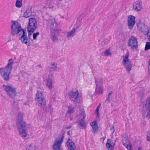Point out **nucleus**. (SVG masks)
<instances>
[{
    "label": "nucleus",
    "mask_w": 150,
    "mask_h": 150,
    "mask_svg": "<svg viewBox=\"0 0 150 150\" xmlns=\"http://www.w3.org/2000/svg\"><path fill=\"white\" fill-rule=\"evenodd\" d=\"M13 62L12 59H10L6 66L4 68H0V74L2 78L5 81H8L10 78V74L12 69Z\"/></svg>",
    "instance_id": "nucleus-1"
},
{
    "label": "nucleus",
    "mask_w": 150,
    "mask_h": 150,
    "mask_svg": "<svg viewBox=\"0 0 150 150\" xmlns=\"http://www.w3.org/2000/svg\"><path fill=\"white\" fill-rule=\"evenodd\" d=\"M48 25L50 29L51 38L53 42H57L58 39L56 35L58 34V30L57 28V24L55 23V19L52 18L48 20Z\"/></svg>",
    "instance_id": "nucleus-2"
},
{
    "label": "nucleus",
    "mask_w": 150,
    "mask_h": 150,
    "mask_svg": "<svg viewBox=\"0 0 150 150\" xmlns=\"http://www.w3.org/2000/svg\"><path fill=\"white\" fill-rule=\"evenodd\" d=\"M65 132L62 131L59 135L54 141L52 146L53 150H61V144L62 143Z\"/></svg>",
    "instance_id": "nucleus-3"
},
{
    "label": "nucleus",
    "mask_w": 150,
    "mask_h": 150,
    "mask_svg": "<svg viewBox=\"0 0 150 150\" xmlns=\"http://www.w3.org/2000/svg\"><path fill=\"white\" fill-rule=\"evenodd\" d=\"M18 34V39L23 44L28 46L31 45V42L30 40H28L27 33L25 29H23Z\"/></svg>",
    "instance_id": "nucleus-4"
},
{
    "label": "nucleus",
    "mask_w": 150,
    "mask_h": 150,
    "mask_svg": "<svg viewBox=\"0 0 150 150\" xmlns=\"http://www.w3.org/2000/svg\"><path fill=\"white\" fill-rule=\"evenodd\" d=\"M3 88L8 96L11 98H14L16 95L17 93L16 88L12 86L9 85H4Z\"/></svg>",
    "instance_id": "nucleus-5"
},
{
    "label": "nucleus",
    "mask_w": 150,
    "mask_h": 150,
    "mask_svg": "<svg viewBox=\"0 0 150 150\" xmlns=\"http://www.w3.org/2000/svg\"><path fill=\"white\" fill-rule=\"evenodd\" d=\"M12 24L11 26V34L13 35H15L18 34L23 29L21 25H19L18 22L16 21H12Z\"/></svg>",
    "instance_id": "nucleus-6"
},
{
    "label": "nucleus",
    "mask_w": 150,
    "mask_h": 150,
    "mask_svg": "<svg viewBox=\"0 0 150 150\" xmlns=\"http://www.w3.org/2000/svg\"><path fill=\"white\" fill-rule=\"evenodd\" d=\"M143 115L150 118V97L148 98L145 105L143 107Z\"/></svg>",
    "instance_id": "nucleus-7"
},
{
    "label": "nucleus",
    "mask_w": 150,
    "mask_h": 150,
    "mask_svg": "<svg viewBox=\"0 0 150 150\" xmlns=\"http://www.w3.org/2000/svg\"><path fill=\"white\" fill-rule=\"evenodd\" d=\"M69 98L74 103H78L79 100V93L78 90L71 91L68 93Z\"/></svg>",
    "instance_id": "nucleus-8"
},
{
    "label": "nucleus",
    "mask_w": 150,
    "mask_h": 150,
    "mask_svg": "<svg viewBox=\"0 0 150 150\" xmlns=\"http://www.w3.org/2000/svg\"><path fill=\"white\" fill-rule=\"evenodd\" d=\"M37 28V21L35 18H30L29 19L28 25L27 29H31L35 31Z\"/></svg>",
    "instance_id": "nucleus-9"
},
{
    "label": "nucleus",
    "mask_w": 150,
    "mask_h": 150,
    "mask_svg": "<svg viewBox=\"0 0 150 150\" xmlns=\"http://www.w3.org/2000/svg\"><path fill=\"white\" fill-rule=\"evenodd\" d=\"M137 26L139 30L146 35H149L150 33L149 27L147 25H145L143 23H139L137 24Z\"/></svg>",
    "instance_id": "nucleus-10"
},
{
    "label": "nucleus",
    "mask_w": 150,
    "mask_h": 150,
    "mask_svg": "<svg viewBox=\"0 0 150 150\" xmlns=\"http://www.w3.org/2000/svg\"><path fill=\"white\" fill-rule=\"evenodd\" d=\"M128 55L125 56L122 63L126 70L128 72H129L131 69L132 64L131 62L128 59Z\"/></svg>",
    "instance_id": "nucleus-11"
},
{
    "label": "nucleus",
    "mask_w": 150,
    "mask_h": 150,
    "mask_svg": "<svg viewBox=\"0 0 150 150\" xmlns=\"http://www.w3.org/2000/svg\"><path fill=\"white\" fill-rule=\"evenodd\" d=\"M128 46L132 49H136L137 47V41L136 38L132 36L128 41Z\"/></svg>",
    "instance_id": "nucleus-12"
},
{
    "label": "nucleus",
    "mask_w": 150,
    "mask_h": 150,
    "mask_svg": "<svg viewBox=\"0 0 150 150\" xmlns=\"http://www.w3.org/2000/svg\"><path fill=\"white\" fill-rule=\"evenodd\" d=\"M85 113L82 112L80 113L79 117L81 119L80 120L78 121V123L80 125V126L82 127V128H85L86 127V124L84 120L85 118Z\"/></svg>",
    "instance_id": "nucleus-13"
},
{
    "label": "nucleus",
    "mask_w": 150,
    "mask_h": 150,
    "mask_svg": "<svg viewBox=\"0 0 150 150\" xmlns=\"http://www.w3.org/2000/svg\"><path fill=\"white\" fill-rule=\"evenodd\" d=\"M133 8L135 11H141L142 9V2L141 1H137L133 4Z\"/></svg>",
    "instance_id": "nucleus-14"
},
{
    "label": "nucleus",
    "mask_w": 150,
    "mask_h": 150,
    "mask_svg": "<svg viewBox=\"0 0 150 150\" xmlns=\"http://www.w3.org/2000/svg\"><path fill=\"white\" fill-rule=\"evenodd\" d=\"M135 17L132 15L129 16L128 18L127 24L130 29H132L135 23Z\"/></svg>",
    "instance_id": "nucleus-15"
},
{
    "label": "nucleus",
    "mask_w": 150,
    "mask_h": 150,
    "mask_svg": "<svg viewBox=\"0 0 150 150\" xmlns=\"http://www.w3.org/2000/svg\"><path fill=\"white\" fill-rule=\"evenodd\" d=\"M16 124L18 130L26 128V123L24 120L16 121Z\"/></svg>",
    "instance_id": "nucleus-16"
},
{
    "label": "nucleus",
    "mask_w": 150,
    "mask_h": 150,
    "mask_svg": "<svg viewBox=\"0 0 150 150\" xmlns=\"http://www.w3.org/2000/svg\"><path fill=\"white\" fill-rule=\"evenodd\" d=\"M67 144L69 150H75L76 146L72 140L69 139L67 142Z\"/></svg>",
    "instance_id": "nucleus-17"
},
{
    "label": "nucleus",
    "mask_w": 150,
    "mask_h": 150,
    "mask_svg": "<svg viewBox=\"0 0 150 150\" xmlns=\"http://www.w3.org/2000/svg\"><path fill=\"white\" fill-rule=\"evenodd\" d=\"M77 29L75 28H74L73 29L66 33V36L68 38H72L75 35L76 33V30Z\"/></svg>",
    "instance_id": "nucleus-18"
},
{
    "label": "nucleus",
    "mask_w": 150,
    "mask_h": 150,
    "mask_svg": "<svg viewBox=\"0 0 150 150\" xmlns=\"http://www.w3.org/2000/svg\"><path fill=\"white\" fill-rule=\"evenodd\" d=\"M123 144L126 147L131 144H130L128 137L126 135L123 134L122 138Z\"/></svg>",
    "instance_id": "nucleus-19"
},
{
    "label": "nucleus",
    "mask_w": 150,
    "mask_h": 150,
    "mask_svg": "<svg viewBox=\"0 0 150 150\" xmlns=\"http://www.w3.org/2000/svg\"><path fill=\"white\" fill-rule=\"evenodd\" d=\"M37 104L40 108L44 109L46 105V101L45 98L37 100Z\"/></svg>",
    "instance_id": "nucleus-20"
},
{
    "label": "nucleus",
    "mask_w": 150,
    "mask_h": 150,
    "mask_svg": "<svg viewBox=\"0 0 150 150\" xmlns=\"http://www.w3.org/2000/svg\"><path fill=\"white\" fill-rule=\"evenodd\" d=\"M20 136L22 137H26L28 135V132L27 128L18 130Z\"/></svg>",
    "instance_id": "nucleus-21"
},
{
    "label": "nucleus",
    "mask_w": 150,
    "mask_h": 150,
    "mask_svg": "<svg viewBox=\"0 0 150 150\" xmlns=\"http://www.w3.org/2000/svg\"><path fill=\"white\" fill-rule=\"evenodd\" d=\"M112 141L110 139H108L106 144L107 149L108 150H113L114 145H113Z\"/></svg>",
    "instance_id": "nucleus-22"
},
{
    "label": "nucleus",
    "mask_w": 150,
    "mask_h": 150,
    "mask_svg": "<svg viewBox=\"0 0 150 150\" xmlns=\"http://www.w3.org/2000/svg\"><path fill=\"white\" fill-rule=\"evenodd\" d=\"M32 11L31 8H28L24 12L23 17L25 18H28L32 15Z\"/></svg>",
    "instance_id": "nucleus-23"
},
{
    "label": "nucleus",
    "mask_w": 150,
    "mask_h": 150,
    "mask_svg": "<svg viewBox=\"0 0 150 150\" xmlns=\"http://www.w3.org/2000/svg\"><path fill=\"white\" fill-rule=\"evenodd\" d=\"M47 87L51 89L52 87V79L48 78L47 80Z\"/></svg>",
    "instance_id": "nucleus-24"
},
{
    "label": "nucleus",
    "mask_w": 150,
    "mask_h": 150,
    "mask_svg": "<svg viewBox=\"0 0 150 150\" xmlns=\"http://www.w3.org/2000/svg\"><path fill=\"white\" fill-rule=\"evenodd\" d=\"M103 88L102 86H97L96 88L95 93L97 94H102L103 92Z\"/></svg>",
    "instance_id": "nucleus-25"
},
{
    "label": "nucleus",
    "mask_w": 150,
    "mask_h": 150,
    "mask_svg": "<svg viewBox=\"0 0 150 150\" xmlns=\"http://www.w3.org/2000/svg\"><path fill=\"white\" fill-rule=\"evenodd\" d=\"M23 113L22 112H18L16 116V121H23Z\"/></svg>",
    "instance_id": "nucleus-26"
},
{
    "label": "nucleus",
    "mask_w": 150,
    "mask_h": 150,
    "mask_svg": "<svg viewBox=\"0 0 150 150\" xmlns=\"http://www.w3.org/2000/svg\"><path fill=\"white\" fill-rule=\"evenodd\" d=\"M90 125L92 127L93 132L96 133V129L98 128L96 121H94L93 122H91Z\"/></svg>",
    "instance_id": "nucleus-27"
},
{
    "label": "nucleus",
    "mask_w": 150,
    "mask_h": 150,
    "mask_svg": "<svg viewBox=\"0 0 150 150\" xmlns=\"http://www.w3.org/2000/svg\"><path fill=\"white\" fill-rule=\"evenodd\" d=\"M44 98H45L42 95V93L40 91H38L36 95V100Z\"/></svg>",
    "instance_id": "nucleus-28"
},
{
    "label": "nucleus",
    "mask_w": 150,
    "mask_h": 150,
    "mask_svg": "<svg viewBox=\"0 0 150 150\" xmlns=\"http://www.w3.org/2000/svg\"><path fill=\"white\" fill-rule=\"evenodd\" d=\"M49 67L50 69L53 70H56L57 68V64L53 62H51L50 64Z\"/></svg>",
    "instance_id": "nucleus-29"
},
{
    "label": "nucleus",
    "mask_w": 150,
    "mask_h": 150,
    "mask_svg": "<svg viewBox=\"0 0 150 150\" xmlns=\"http://www.w3.org/2000/svg\"><path fill=\"white\" fill-rule=\"evenodd\" d=\"M36 147L33 144L28 145L26 148V150H36Z\"/></svg>",
    "instance_id": "nucleus-30"
},
{
    "label": "nucleus",
    "mask_w": 150,
    "mask_h": 150,
    "mask_svg": "<svg viewBox=\"0 0 150 150\" xmlns=\"http://www.w3.org/2000/svg\"><path fill=\"white\" fill-rule=\"evenodd\" d=\"M22 1L23 0H16V6L18 8H21L22 5Z\"/></svg>",
    "instance_id": "nucleus-31"
},
{
    "label": "nucleus",
    "mask_w": 150,
    "mask_h": 150,
    "mask_svg": "<svg viewBox=\"0 0 150 150\" xmlns=\"http://www.w3.org/2000/svg\"><path fill=\"white\" fill-rule=\"evenodd\" d=\"M74 108L71 105L68 106L67 112L69 114H70L73 113L74 112Z\"/></svg>",
    "instance_id": "nucleus-32"
},
{
    "label": "nucleus",
    "mask_w": 150,
    "mask_h": 150,
    "mask_svg": "<svg viewBox=\"0 0 150 150\" xmlns=\"http://www.w3.org/2000/svg\"><path fill=\"white\" fill-rule=\"evenodd\" d=\"M95 82L96 86H102V82L100 79L98 78L96 79Z\"/></svg>",
    "instance_id": "nucleus-33"
},
{
    "label": "nucleus",
    "mask_w": 150,
    "mask_h": 150,
    "mask_svg": "<svg viewBox=\"0 0 150 150\" xmlns=\"http://www.w3.org/2000/svg\"><path fill=\"white\" fill-rule=\"evenodd\" d=\"M112 94V92L110 91L108 95V97L105 101V102L107 103H108L110 102V98L111 97V95Z\"/></svg>",
    "instance_id": "nucleus-34"
},
{
    "label": "nucleus",
    "mask_w": 150,
    "mask_h": 150,
    "mask_svg": "<svg viewBox=\"0 0 150 150\" xmlns=\"http://www.w3.org/2000/svg\"><path fill=\"white\" fill-rule=\"evenodd\" d=\"M104 55L107 57L111 56V52H110V50L109 49L106 50L104 51Z\"/></svg>",
    "instance_id": "nucleus-35"
},
{
    "label": "nucleus",
    "mask_w": 150,
    "mask_h": 150,
    "mask_svg": "<svg viewBox=\"0 0 150 150\" xmlns=\"http://www.w3.org/2000/svg\"><path fill=\"white\" fill-rule=\"evenodd\" d=\"M27 30L28 33V40H29L31 39L30 36L35 31L31 30V29H27Z\"/></svg>",
    "instance_id": "nucleus-36"
},
{
    "label": "nucleus",
    "mask_w": 150,
    "mask_h": 150,
    "mask_svg": "<svg viewBox=\"0 0 150 150\" xmlns=\"http://www.w3.org/2000/svg\"><path fill=\"white\" fill-rule=\"evenodd\" d=\"M150 49V42H148L146 43L145 50H147Z\"/></svg>",
    "instance_id": "nucleus-37"
},
{
    "label": "nucleus",
    "mask_w": 150,
    "mask_h": 150,
    "mask_svg": "<svg viewBox=\"0 0 150 150\" xmlns=\"http://www.w3.org/2000/svg\"><path fill=\"white\" fill-rule=\"evenodd\" d=\"M100 106H101V104H100L98 106V107H97L96 109V113L97 114V117H99V108L100 107Z\"/></svg>",
    "instance_id": "nucleus-38"
},
{
    "label": "nucleus",
    "mask_w": 150,
    "mask_h": 150,
    "mask_svg": "<svg viewBox=\"0 0 150 150\" xmlns=\"http://www.w3.org/2000/svg\"><path fill=\"white\" fill-rule=\"evenodd\" d=\"M39 33L37 32L36 33H34L33 34V38L34 40H35L37 36L39 35Z\"/></svg>",
    "instance_id": "nucleus-39"
},
{
    "label": "nucleus",
    "mask_w": 150,
    "mask_h": 150,
    "mask_svg": "<svg viewBox=\"0 0 150 150\" xmlns=\"http://www.w3.org/2000/svg\"><path fill=\"white\" fill-rule=\"evenodd\" d=\"M147 139L148 141H150V131L147 132Z\"/></svg>",
    "instance_id": "nucleus-40"
},
{
    "label": "nucleus",
    "mask_w": 150,
    "mask_h": 150,
    "mask_svg": "<svg viewBox=\"0 0 150 150\" xmlns=\"http://www.w3.org/2000/svg\"><path fill=\"white\" fill-rule=\"evenodd\" d=\"M110 131L113 134L115 131L114 127V126H112L110 128Z\"/></svg>",
    "instance_id": "nucleus-41"
},
{
    "label": "nucleus",
    "mask_w": 150,
    "mask_h": 150,
    "mask_svg": "<svg viewBox=\"0 0 150 150\" xmlns=\"http://www.w3.org/2000/svg\"><path fill=\"white\" fill-rule=\"evenodd\" d=\"M128 150H133L132 149V146L131 145H129L127 147H126Z\"/></svg>",
    "instance_id": "nucleus-42"
},
{
    "label": "nucleus",
    "mask_w": 150,
    "mask_h": 150,
    "mask_svg": "<svg viewBox=\"0 0 150 150\" xmlns=\"http://www.w3.org/2000/svg\"><path fill=\"white\" fill-rule=\"evenodd\" d=\"M149 64L148 66V70H149L148 72L149 73V74L150 75V61H149Z\"/></svg>",
    "instance_id": "nucleus-43"
},
{
    "label": "nucleus",
    "mask_w": 150,
    "mask_h": 150,
    "mask_svg": "<svg viewBox=\"0 0 150 150\" xmlns=\"http://www.w3.org/2000/svg\"><path fill=\"white\" fill-rule=\"evenodd\" d=\"M49 109L50 110V112H52V108L51 106H49Z\"/></svg>",
    "instance_id": "nucleus-44"
},
{
    "label": "nucleus",
    "mask_w": 150,
    "mask_h": 150,
    "mask_svg": "<svg viewBox=\"0 0 150 150\" xmlns=\"http://www.w3.org/2000/svg\"><path fill=\"white\" fill-rule=\"evenodd\" d=\"M71 126H69V127H67L66 128V129H70L71 128Z\"/></svg>",
    "instance_id": "nucleus-45"
},
{
    "label": "nucleus",
    "mask_w": 150,
    "mask_h": 150,
    "mask_svg": "<svg viewBox=\"0 0 150 150\" xmlns=\"http://www.w3.org/2000/svg\"><path fill=\"white\" fill-rule=\"evenodd\" d=\"M49 7L50 8H52L53 7V6L50 4L49 6Z\"/></svg>",
    "instance_id": "nucleus-46"
},
{
    "label": "nucleus",
    "mask_w": 150,
    "mask_h": 150,
    "mask_svg": "<svg viewBox=\"0 0 150 150\" xmlns=\"http://www.w3.org/2000/svg\"><path fill=\"white\" fill-rule=\"evenodd\" d=\"M51 1L50 2V4H52V3L53 4H54V1H53V0H51Z\"/></svg>",
    "instance_id": "nucleus-47"
},
{
    "label": "nucleus",
    "mask_w": 150,
    "mask_h": 150,
    "mask_svg": "<svg viewBox=\"0 0 150 150\" xmlns=\"http://www.w3.org/2000/svg\"><path fill=\"white\" fill-rule=\"evenodd\" d=\"M147 35L149 36V41H150V33H149V35Z\"/></svg>",
    "instance_id": "nucleus-48"
},
{
    "label": "nucleus",
    "mask_w": 150,
    "mask_h": 150,
    "mask_svg": "<svg viewBox=\"0 0 150 150\" xmlns=\"http://www.w3.org/2000/svg\"><path fill=\"white\" fill-rule=\"evenodd\" d=\"M102 139H103V140H104L105 139V137H103L102 138Z\"/></svg>",
    "instance_id": "nucleus-49"
},
{
    "label": "nucleus",
    "mask_w": 150,
    "mask_h": 150,
    "mask_svg": "<svg viewBox=\"0 0 150 150\" xmlns=\"http://www.w3.org/2000/svg\"><path fill=\"white\" fill-rule=\"evenodd\" d=\"M70 131H69L67 132V134L69 135H70Z\"/></svg>",
    "instance_id": "nucleus-50"
},
{
    "label": "nucleus",
    "mask_w": 150,
    "mask_h": 150,
    "mask_svg": "<svg viewBox=\"0 0 150 150\" xmlns=\"http://www.w3.org/2000/svg\"><path fill=\"white\" fill-rule=\"evenodd\" d=\"M138 150H142V149L141 148L139 147L138 148Z\"/></svg>",
    "instance_id": "nucleus-51"
},
{
    "label": "nucleus",
    "mask_w": 150,
    "mask_h": 150,
    "mask_svg": "<svg viewBox=\"0 0 150 150\" xmlns=\"http://www.w3.org/2000/svg\"><path fill=\"white\" fill-rule=\"evenodd\" d=\"M92 96H93V95H92V94H91V95H90V96H91V97H92Z\"/></svg>",
    "instance_id": "nucleus-52"
},
{
    "label": "nucleus",
    "mask_w": 150,
    "mask_h": 150,
    "mask_svg": "<svg viewBox=\"0 0 150 150\" xmlns=\"http://www.w3.org/2000/svg\"><path fill=\"white\" fill-rule=\"evenodd\" d=\"M103 42L104 43H105V42H102V43H103Z\"/></svg>",
    "instance_id": "nucleus-53"
},
{
    "label": "nucleus",
    "mask_w": 150,
    "mask_h": 150,
    "mask_svg": "<svg viewBox=\"0 0 150 150\" xmlns=\"http://www.w3.org/2000/svg\"><path fill=\"white\" fill-rule=\"evenodd\" d=\"M53 74H51V76H52Z\"/></svg>",
    "instance_id": "nucleus-54"
}]
</instances>
